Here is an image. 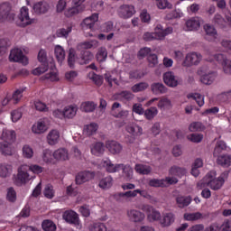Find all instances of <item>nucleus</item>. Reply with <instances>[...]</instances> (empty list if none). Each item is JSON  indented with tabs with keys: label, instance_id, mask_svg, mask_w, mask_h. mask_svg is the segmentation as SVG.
Instances as JSON below:
<instances>
[{
	"label": "nucleus",
	"instance_id": "1",
	"mask_svg": "<svg viewBox=\"0 0 231 231\" xmlns=\"http://www.w3.org/2000/svg\"><path fill=\"white\" fill-rule=\"evenodd\" d=\"M226 180H228V171H224L217 179H216V172L210 171L197 184V187L199 189L210 187L212 190H219Z\"/></svg>",
	"mask_w": 231,
	"mask_h": 231
},
{
	"label": "nucleus",
	"instance_id": "2",
	"mask_svg": "<svg viewBox=\"0 0 231 231\" xmlns=\"http://www.w3.org/2000/svg\"><path fill=\"white\" fill-rule=\"evenodd\" d=\"M17 172L14 178V183L16 187H23V185H26L31 180H33V175L30 174L26 164L18 167Z\"/></svg>",
	"mask_w": 231,
	"mask_h": 231
},
{
	"label": "nucleus",
	"instance_id": "3",
	"mask_svg": "<svg viewBox=\"0 0 231 231\" xmlns=\"http://www.w3.org/2000/svg\"><path fill=\"white\" fill-rule=\"evenodd\" d=\"M0 21L1 23H14L15 21V13L9 2L0 4Z\"/></svg>",
	"mask_w": 231,
	"mask_h": 231
},
{
	"label": "nucleus",
	"instance_id": "4",
	"mask_svg": "<svg viewBox=\"0 0 231 231\" xmlns=\"http://www.w3.org/2000/svg\"><path fill=\"white\" fill-rule=\"evenodd\" d=\"M36 23L37 19L30 18L28 7L23 6L20 9L17 20L18 26H21L22 28H26V26H30V24H35Z\"/></svg>",
	"mask_w": 231,
	"mask_h": 231
},
{
	"label": "nucleus",
	"instance_id": "5",
	"mask_svg": "<svg viewBox=\"0 0 231 231\" xmlns=\"http://www.w3.org/2000/svg\"><path fill=\"white\" fill-rule=\"evenodd\" d=\"M141 210L145 212L149 223H154V221H159L160 223V219H162V213L154 208V207L149 204H143L141 206Z\"/></svg>",
	"mask_w": 231,
	"mask_h": 231
},
{
	"label": "nucleus",
	"instance_id": "6",
	"mask_svg": "<svg viewBox=\"0 0 231 231\" xmlns=\"http://www.w3.org/2000/svg\"><path fill=\"white\" fill-rule=\"evenodd\" d=\"M9 60L10 62H20V64H23V66H26L28 64V58L24 56V54L23 53V50L19 48H14L11 50Z\"/></svg>",
	"mask_w": 231,
	"mask_h": 231
},
{
	"label": "nucleus",
	"instance_id": "7",
	"mask_svg": "<svg viewBox=\"0 0 231 231\" xmlns=\"http://www.w3.org/2000/svg\"><path fill=\"white\" fill-rule=\"evenodd\" d=\"M203 56L201 53L191 52L188 53L185 57L184 61L182 62V66L185 68H190V66H198L201 62Z\"/></svg>",
	"mask_w": 231,
	"mask_h": 231
},
{
	"label": "nucleus",
	"instance_id": "8",
	"mask_svg": "<svg viewBox=\"0 0 231 231\" xmlns=\"http://www.w3.org/2000/svg\"><path fill=\"white\" fill-rule=\"evenodd\" d=\"M117 14L121 19H129L136 14V10L134 5H123L118 8Z\"/></svg>",
	"mask_w": 231,
	"mask_h": 231
},
{
	"label": "nucleus",
	"instance_id": "9",
	"mask_svg": "<svg viewBox=\"0 0 231 231\" xmlns=\"http://www.w3.org/2000/svg\"><path fill=\"white\" fill-rule=\"evenodd\" d=\"M162 79L168 88H178L180 84V79L172 71L165 72L162 76Z\"/></svg>",
	"mask_w": 231,
	"mask_h": 231
},
{
	"label": "nucleus",
	"instance_id": "10",
	"mask_svg": "<svg viewBox=\"0 0 231 231\" xmlns=\"http://www.w3.org/2000/svg\"><path fill=\"white\" fill-rule=\"evenodd\" d=\"M126 131L129 133V134H132V137L127 140L128 143H134V139L136 136H142L143 129H142L141 126L138 125H128L126 126Z\"/></svg>",
	"mask_w": 231,
	"mask_h": 231
},
{
	"label": "nucleus",
	"instance_id": "11",
	"mask_svg": "<svg viewBox=\"0 0 231 231\" xmlns=\"http://www.w3.org/2000/svg\"><path fill=\"white\" fill-rule=\"evenodd\" d=\"M50 125V120L48 118L40 119L36 124L32 125V133L35 134H42L48 131Z\"/></svg>",
	"mask_w": 231,
	"mask_h": 231
},
{
	"label": "nucleus",
	"instance_id": "12",
	"mask_svg": "<svg viewBox=\"0 0 231 231\" xmlns=\"http://www.w3.org/2000/svg\"><path fill=\"white\" fill-rule=\"evenodd\" d=\"M62 217L67 223H69V225H75V226H79V225H80L79 214L73 210L65 211L62 215Z\"/></svg>",
	"mask_w": 231,
	"mask_h": 231
},
{
	"label": "nucleus",
	"instance_id": "13",
	"mask_svg": "<svg viewBox=\"0 0 231 231\" xmlns=\"http://www.w3.org/2000/svg\"><path fill=\"white\" fill-rule=\"evenodd\" d=\"M95 178V172L93 171H80L76 175V184L82 185L88 181H91Z\"/></svg>",
	"mask_w": 231,
	"mask_h": 231
},
{
	"label": "nucleus",
	"instance_id": "14",
	"mask_svg": "<svg viewBox=\"0 0 231 231\" xmlns=\"http://www.w3.org/2000/svg\"><path fill=\"white\" fill-rule=\"evenodd\" d=\"M127 217L133 223H142L145 220V214L138 209H130L127 211Z\"/></svg>",
	"mask_w": 231,
	"mask_h": 231
},
{
	"label": "nucleus",
	"instance_id": "15",
	"mask_svg": "<svg viewBox=\"0 0 231 231\" xmlns=\"http://www.w3.org/2000/svg\"><path fill=\"white\" fill-rule=\"evenodd\" d=\"M173 29L172 27H168L166 29H163V26L157 25L155 27V32H153L155 35V41H163L167 35H171L172 33Z\"/></svg>",
	"mask_w": 231,
	"mask_h": 231
},
{
	"label": "nucleus",
	"instance_id": "16",
	"mask_svg": "<svg viewBox=\"0 0 231 231\" xmlns=\"http://www.w3.org/2000/svg\"><path fill=\"white\" fill-rule=\"evenodd\" d=\"M174 221H176V216L174 215V213L168 212L161 216L159 224L161 225V226H162V228H167L171 226V225H172Z\"/></svg>",
	"mask_w": 231,
	"mask_h": 231
},
{
	"label": "nucleus",
	"instance_id": "17",
	"mask_svg": "<svg viewBox=\"0 0 231 231\" xmlns=\"http://www.w3.org/2000/svg\"><path fill=\"white\" fill-rule=\"evenodd\" d=\"M99 42L97 40L86 41L83 42H79L77 45L78 51H88V50H96L98 48Z\"/></svg>",
	"mask_w": 231,
	"mask_h": 231
},
{
	"label": "nucleus",
	"instance_id": "18",
	"mask_svg": "<svg viewBox=\"0 0 231 231\" xmlns=\"http://www.w3.org/2000/svg\"><path fill=\"white\" fill-rule=\"evenodd\" d=\"M204 31L206 33V41H208L209 42H214V41L217 39V30H216V27H214L213 25L206 23L204 25Z\"/></svg>",
	"mask_w": 231,
	"mask_h": 231
},
{
	"label": "nucleus",
	"instance_id": "19",
	"mask_svg": "<svg viewBox=\"0 0 231 231\" xmlns=\"http://www.w3.org/2000/svg\"><path fill=\"white\" fill-rule=\"evenodd\" d=\"M98 21V14L95 13L91 16L85 18L81 23V28L83 30H93L95 28V23Z\"/></svg>",
	"mask_w": 231,
	"mask_h": 231
},
{
	"label": "nucleus",
	"instance_id": "20",
	"mask_svg": "<svg viewBox=\"0 0 231 231\" xmlns=\"http://www.w3.org/2000/svg\"><path fill=\"white\" fill-rule=\"evenodd\" d=\"M106 147L110 154H114V156H116V154H120L122 151H124V146L116 141H108L106 144Z\"/></svg>",
	"mask_w": 231,
	"mask_h": 231
},
{
	"label": "nucleus",
	"instance_id": "21",
	"mask_svg": "<svg viewBox=\"0 0 231 231\" xmlns=\"http://www.w3.org/2000/svg\"><path fill=\"white\" fill-rule=\"evenodd\" d=\"M201 18L195 16L186 21V28L188 32H198L199 28H201Z\"/></svg>",
	"mask_w": 231,
	"mask_h": 231
},
{
	"label": "nucleus",
	"instance_id": "22",
	"mask_svg": "<svg viewBox=\"0 0 231 231\" xmlns=\"http://www.w3.org/2000/svg\"><path fill=\"white\" fill-rule=\"evenodd\" d=\"M103 167H105L106 172L115 173L120 171V168L122 167V163L114 164L109 158H106L103 160Z\"/></svg>",
	"mask_w": 231,
	"mask_h": 231
},
{
	"label": "nucleus",
	"instance_id": "23",
	"mask_svg": "<svg viewBox=\"0 0 231 231\" xmlns=\"http://www.w3.org/2000/svg\"><path fill=\"white\" fill-rule=\"evenodd\" d=\"M53 158L58 162H68L69 160V152L66 148H60L53 152Z\"/></svg>",
	"mask_w": 231,
	"mask_h": 231
},
{
	"label": "nucleus",
	"instance_id": "24",
	"mask_svg": "<svg viewBox=\"0 0 231 231\" xmlns=\"http://www.w3.org/2000/svg\"><path fill=\"white\" fill-rule=\"evenodd\" d=\"M90 151L91 154L94 156H102V154L106 152V146L104 145V143L97 142L90 145Z\"/></svg>",
	"mask_w": 231,
	"mask_h": 231
},
{
	"label": "nucleus",
	"instance_id": "25",
	"mask_svg": "<svg viewBox=\"0 0 231 231\" xmlns=\"http://www.w3.org/2000/svg\"><path fill=\"white\" fill-rule=\"evenodd\" d=\"M32 10L34 14L42 15V14L48 13V10H50V5L46 2H37L33 5Z\"/></svg>",
	"mask_w": 231,
	"mask_h": 231
},
{
	"label": "nucleus",
	"instance_id": "26",
	"mask_svg": "<svg viewBox=\"0 0 231 231\" xmlns=\"http://www.w3.org/2000/svg\"><path fill=\"white\" fill-rule=\"evenodd\" d=\"M151 91L153 95H165L167 87L162 82H154L151 85Z\"/></svg>",
	"mask_w": 231,
	"mask_h": 231
},
{
	"label": "nucleus",
	"instance_id": "27",
	"mask_svg": "<svg viewBox=\"0 0 231 231\" xmlns=\"http://www.w3.org/2000/svg\"><path fill=\"white\" fill-rule=\"evenodd\" d=\"M0 139L4 140V142L14 143V142H15V131L4 129L0 135Z\"/></svg>",
	"mask_w": 231,
	"mask_h": 231
},
{
	"label": "nucleus",
	"instance_id": "28",
	"mask_svg": "<svg viewBox=\"0 0 231 231\" xmlns=\"http://www.w3.org/2000/svg\"><path fill=\"white\" fill-rule=\"evenodd\" d=\"M217 164L225 169H228L231 165V155L230 154H221L217 156Z\"/></svg>",
	"mask_w": 231,
	"mask_h": 231
},
{
	"label": "nucleus",
	"instance_id": "29",
	"mask_svg": "<svg viewBox=\"0 0 231 231\" xmlns=\"http://www.w3.org/2000/svg\"><path fill=\"white\" fill-rule=\"evenodd\" d=\"M93 59H95V56L91 51H81L79 54V64H89Z\"/></svg>",
	"mask_w": 231,
	"mask_h": 231
},
{
	"label": "nucleus",
	"instance_id": "30",
	"mask_svg": "<svg viewBox=\"0 0 231 231\" xmlns=\"http://www.w3.org/2000/svg\"><path fill=\"white\" fill-rule=\"evenodd\" d=\"M227 149H228V146L226 145V143H225V141H217L216 143V145L213 151L214 158H217V156H221V153L224 151H226Z\"/></svg>",
	"mask_w": 231,
	"mask_h": 231
},
{
	"label": "nucleus",
	"instance_id": "31",
	"mask_svg": "<svg viewBox=\"0 0 231 231\" xmlns=\"http://www.w3.org/2000/svg\"><path fill=\"white\" fill-rule=\"evenodd\" d=\"M192 203V198L190 196H179L176 198V204L179 208H185V207H189Z\"/></svg>",
	"mask_w": 231,
	"mask_h": 231
},
{
	"label": "nucleus",
	"instance_id": "32",
	"mask_svg": "<svg viewBox=\"0 0 231 231\" xmlns=\"http://www.w3.org/2000/svg\"><path fill=\"white\" fill-rule=\"evenodd\" d=\"M60 134L57 130H51L47 135V142L49 145H55L59 143Z\"/></svg>",
	"mask_w": 231,
	"mask_h": 231
},
{
	"label": "nucleus",
	"instance_id": "33",
	"mask_svg": "<svg viewBox=\"0 0 231 231\" xmlns=\"http://www.w3.org/2000/svg\"><path fill=\"white\" fill-rule=\"evenodd\" d=\"M217 77V74L214 71H210L208 74H204L200 80L202 84H205L206 86H210L216 80V78Z\"/></svg>",
	"mask_w": 231,
	"mask_h": 231
},
{
	"label": "nucleus",
	"instance_id": "34",
	"mask_svg": "<svg viewBox=\"0 0 231 231\" xmlns=\"http://www.w3.org/2000/svg\"><path fill=\"white\" fill-rule=\"evenodd\" d=\"M120 171H123V176L126 181H131L133 180V169L129 164L125 165L122 163V166L120 167Z\"/></svg>",
	"mask_w": 231,
	"mask_h": 231
},
{
	"label": "nucleus",
	"instance_id": "35",
	"mask_svg": "<svg viewBox=\"0 0 231 231\" xmlns=\"http://www.w3.org/2000/svg\"><path fill=\"white\" fill-rule=\"evenodd\" d=\"M72 30H73L72 25H68L66 27L60 28L56 32V37L68 39V37H69V34L72 32Z\"/></svg>",
	"mask_w": 231,
	"mask_h": 231
},
{
	"label": "nucleus",
	"instance_id": "36",
	"mask_svg": "<svg viewBox=\"0 0 231 231\" xmlns=\"http://www.w3.org/2000/svg\"><path fill=\"white\" fill-rule=\"evenodd\" d=\"M12 174V165L8 163H0V178H10Z\"/></svg>",
	"mask_w": 231,
	"mask_h": 231
},
{
	"label": "nucleus",
	"instance_id": "37",
	"mask_svg": "<svg viewBox=\"0 0 231 231\" xmlns=\"http://www.w3.org/2000/svg\"><path fill=\"white\" fill-rule=\"evenodd\" d=\"M157 107L162 111H165L166 109H171L172 101H171V99L168 97H162L157 104Z\"/></svg>",
	"mask_w": 231,
	"mask_h": 231
},
{
	"label": "nucleus",
	"instance_id": "38",
	"mask_svg": "<svg viewBox=\"0 0 231 231\" xmlns=\"http://www.w3.org/2000/svg\"><path fill=\"white\" fill-rule=\"evenodd\" d=\"M54 53L58 62H60V64H62V61L64 60V59H66V51H64V48H62V46L60 45H56L54 49Z\"/></svg>",
	"mask_w": 231,
	"mask_h": 231
},
{
	"label": "nucleus",
	"instance_id": "39",
	"mask_svg": "<svg viewBox=\"0 0 231 231\" xmlns=\"http://www.w3.org/2000/svg\"><path fill=\"white\" fill-rule=\"evenodd\" d=\"M134 170L135 172H138V174H143L146 176L149 175L150 172H152V168L145 164H135Z\"/></svg>",
	"mask_w": 231,
	"mask_h": 231
},
{
	"label": "nucleus",
	"instance_id": "40",
	"mask_svg": "<svg viewBox=\"0 0 231 231\" xmlns=\"http://www.w3.org/2000/svg\"><path fill=\"white\" fill-rule=\"evenodd\" d=\"M171 176H178V178H181L187 174V170L185 168H181L180 166H172L170 169Z\"/></svg>",
	"mask_w": 231,
	"mask_h": 231
},
{
	"label": "nucleus",
	"instance_id": "41",
	"mask_svg": "<svg viewBox=\"0 0 231 231\" xmlns=\"http://www.w3.org/2000/svg\"><path fill=\"white\" fill-rule=\"evenodd\" d=\"M81 111H84V113H93L95 109H97V104L92 101H87L83 102L80 106Z\"/></svg>",
	"mask_w": 231,
	"mask_h": 231
},
{
	"label": "nucleus",
	"instance_id": "42",
	"mask_svg": "<svg viewBox=\"0 0 231 231\" xmlns=\"http://www.w3.org/2000/svg\"><path fill=\"white\" fill-rule=\"evenodd\" d=\"M6 199L9 203H15V201H17V191H15L14 187L7 188Z\"/></svg>",
	"mask_w": 231,
	"mask_h": 231
},
{
	"label": "nucleus",
	"instance_id": "43",
	"mask_svg": "<svg viewBox=\"0 0 231 231\" xmlns=\"http://www.w3.org/2000/svg\"><path fill=\"white\" fill-rule=\"evenodd\" d=\"M98 186L100 189H111L113 187V177L107 176L99 180Z\"/></svg>",
	"mask_w": 231,
	"mask_h": 231
},
{
	"label": "nucleus",
	"instance_id": "44",
	"mask_svg": "<svg viewBox=\"0 0 231 231\" xmlns=\"http://www.w3.org/2000/svg\"><path fill=\"white\" fill-rule=\"evenodd\" d=\"M77 106H69L63 109L64 118H73L77 115Z\"/></svg>",
	"mask_w": 231,
	"mask_h": 231
},
{
	"label": "nucleus",
	"instance_id": "45",
	"mask_svg": "<svg viewBox=\"0 0 231 231\" xmlns=\"http://www.w3.org/2000/svg\"><path fill=\"white\" fill-rule=\"evenodd\" d=\"M12 143H0V152L5 156H12Z\"/></svg>",
	"mask_w": 231,
	"mask_h": 231
},
{
	"label": "nucleus",
	"instance_id": "46",
	"mask_svg": "<svg viewBox=\"0 0 231 231\" xmlns=\"http://www.w3.org/2000/svg\"><path fill=\"white\" fill-rule=\"evenodd\" d=\"M96 59L98 62H106L107 59V49L106 47H100L96 54Z\"/></svg>",
	"mask_w": 231,
	"mask_h": 231
},
{
	"label": "nucleus",
	"instance_id": "47",
	"mask_svg": "<svg viewBox=\"0 0 231 231\" xmlns=\"http://www.w3.org/2000/svg\"><path fill=\"white\" fill-rule=\"evenodd\" d=\"M97 131H98V125L97 123H90L84 128V133H86L88 136H92V134H95Z\"/></svg>",
	"mask_w": 231,
	"mask_h": 231
},
{
	"label": "nucleus",
	"instance_id": "48",
	"mask_svg": "<svg viewBox=\"0 0 231 231\" xmlns=\"http://www.w3.org/2000/svg\"><path fill=\"white\" fill-rule=\"evenodd\" d=\"M147 88H149V83L140 82L132 86L131 91H133V93H141L142 91H145Z\"/></svg>",
	"mask_w": 231,
	"mask_h": 231
},
{
	"label": "nucleus",
	"instance_id": "49",
	"mask_svg": "<svg viewBox=\"0 0 231 231\" xmlns=\"http://www.w3.org/2000/svg\"><path fill=\"white\" fill-rule=\"evenodd\" d=\"M158 115V108L156 106H151L144 111V116L146 120H153V118Z\"/></svg>",
	"mask_w": 231,
	"mask_h": 231
},
{
	"label": "nucleus",
	"instance_id": "50",
	"mask_svg": "<svg viewBox=\"0 0 231 231\" xmlns=\"http://www.w3.org/2000/svg\"><path fill=\"white\" fill-rule=\"evenodd\" d=\"M76 60H77V51H75V49H69V55H68V64L69 68H75Z\"/></svg>",
	"mask_w": 231,
	"mask_h": 231
},
{
	"label": "nucleus",
	"instance_id": "51",
	"mask_svg": "<svg viewBox=\"0 0 231 231\" xmlns=\"http://www.w3.org/2000/svg\"><path fill=\"white\" fill-rule=\"evenodd\" d=\"M188 98H192L199 107L205 106V97L201 94H189Z\"/></svg>",
	"mask_w": 231,
	"mask_h": 231
},
{
	"label": "nucleus",
	"instance_id": "52",
	"mask_svg": "<svg viewBox=\"0 0 231 231\" xmlns=\"http://www.w3.org/2000/svg\"><path fill=\"white\" fill-rule=\"evenodd\" d=\"M23 157L30 160L33 158V148L32 146L25 144L22 148Z\"/></svg>",
	"mask_w": 231,
	"mask_h": 231
},
{
	"label": "nucleus",
	"instance_id": "53",
	"mask_svg": "<svg viewBox=\"0 0 231 231\" xmlns=\"http://www.w3.org/2000/svg\"><path fill=\"white\" fill-rule=\"evenodd\" d=\"M88 78L94 82V84H96V86H102L104 83V78L95 72H90L88 74Z\"/></svg>",
	"mask_w": 231,
	"mask_h": 231
},
{
	"label": "nucleus",
	"instance_id": "54",
	"mask_svg": "<svg viewBox=\"0 0 231 231\" xmlns=\"http://www.w3.org/2000/svg\"><path fill=\"white\" fill-rule=\"evenodd\" d=\"M189 130L190 133H198L205 131V126L201 124V122H194L189 125Z\"/></svg>",
	"mask_w": 231,
	"mask_h": 231
},
{
	"label": "nucleus",
	"instance_id": "55",
	"mask_svg": "<svg viewBox=\"0 0 231 231\" xmlns=\"http://www.w3.org/2000/svg\"><path fill=\"white\" fill-rule=\"evenodd\" d=\"M44 231H56L57 226L51 220H44L42 224Z\"/></svg>",
	"mask_w": 231,
	"mask_h": 231
},
{
	"label": "nucleus",
	"instance_id": "56",
	"mask_svg": "<svg viewBox=\"0 0 231 231\" xmlns=\"http://www.w3.org/2000/svg\"><path fill=\"white\" fill-rule=\"evenodd\" d=\"M119 98H121V100H126V102H131V100H133V98H134V94H133V92L131 91H122L118 94Z\"/></svg>",
	"mask_w": 231,
	"mask_h": 231
},
{
	"label": "nucleus",
	"instance_id": "57",
	"mask_svg": "<svg viewBox=\"0 0 231 231\" xmlns=\"http://www.w3.org/2000/svg\"><path fill=\"white\" fill-rule=\"evenodd\" d=\"M148 185L150 187H166L165 179H152L149 180Z\"/></svg>",
	"mask_w": 231,
	"mask_h": 231
},
{
	"label": "nucleus",
	"instance_id": "58",
	"mask_svg": "<svg viewBox=\"0 0 231 231\" xmlns=\"http://www.w3.org/2000/svg\"><path fill=\"white\" fill-rule=\"evenodd\" d=\"M201 217L202 215L199 212L184 214V219H186V221H198V219H201Z\"/></svg>",
	"mask_w": 231,
	"mask_h": 231
},
{
	"label": "nucleus",
	"instance_id": "59",
	"mask_svg": "<svg viewBox=\"0 0 231 231\" xmlns=\"http://www.w3.org/2000/svg\"><path fill=\"white\" fill-rule=\"evenodd\" d=\"M89 231H107V226L104 223H94L89 226Z\"/></svg>",
	"mask_w": 231,
	"mask_h": 231
},
{
	"label": "nucleus",
	"instance_id": "60",
	"mask_svg": "<svg viewBox=\"0 0 231 231\" xmlns=\"http://www.w3.org/2000/svg\"><path fill=\"white\" fill-rule=\"evenodd\" d=\"M149 68H156L158 66V56L156 54H150L147 57Z\"/></svg>",
	"mask_w": 231,
	"mask_h": 231
},
{
	"label": "nucleus",
	"instance_id": "61",
	"mask_svg": "<svg viewBox=\"0 0 231 231\" xmlns=\"http://www.w3.org/2000/svg\"><path fill=\"white\" fill-rule=\"evenodd\" d=\"M188 140L193 143H199L203 140V134H191L188 135Z\"/></svg>",
	"mask_w": 231,
	"mask_h": 231
},
{
	"label": "nucleus",
	"instance_id": "62",
	"mask_svg": "<svg viewBox=\"0 0 231 231\" xmlns=\"http://www.w3.org/2000/svg\"><path fill=\"white\" fill-rule=\"evenodd\" d=\"M38 60L42 62V64H48V55L46 54V51L44 49H41L38 53Z\"/></svg>",
	"mask_w": 231,
	"mask_h": 231
},
{
	"label": "nucleus",
	"instance_id": "63",
	"mask_svg": "<svg viewBox=\"0 0 231 231\" xmlns=\"http://www.w3.org/2000/svg\"><path fill=\"white\" fill-rule=\"evenodd\" d=\"M48 69V64L42 63L41 67H38L32 70V75H42V73H46Z\"/></svg>",
	"mask_w": 231,
	"mask_h": 231
},
{
	"label": "nucleus",
	"instance_id": "64",
	"mask_svg": "<svg viewBox=\"0 0 231 231\" xmlns=\"http://www.w3.org/2000/svg\"><path fill=\"white\" fill-rule=\"evenodd\" d=\"M221 231H231V220H225L220 226Z\"/></svg>",
	"mask_w": 231,
	"mask_h": 231
}]
</instances>
